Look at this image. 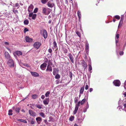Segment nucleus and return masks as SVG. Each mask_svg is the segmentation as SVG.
<instances>
[{
    "instance_id": "f257e3e1",
    "label": "nucleus",
    "mask_w": 126,
    "mask_h": 126,
    "mask_svg": "<svg viewBox=\"0 0 126 126\" xmlns=\"http://www.w3.org/2000/svg\"><path fill=\"white\" fill-rule=\"evenodd\" d=\"M9 60L7 63L8 65L11 67H14V63L13 60L11 59Z\"/></svg>"
},
{
    "instance_id": "f03ea898",
    "label": "nucleus",
    "mask_w": 126,
    "mask_h": 126,
    "mask_svg": "<svg viewBox=\"0 0 126 126\" xmlns=\"http://www.w3.org/2000/svg\"><path fill=\"white\" fill-rule=\"evenodd\" d=\"M88 94H86V95H85L84 98L80 101L81 105H83L86 101H87L88 99Z\"/></svg>"
},
{
    "instance_id": "7ed1b4c3",
    "label": "nucleus",
    "mask_w": 126,
    "mask_h": 126,
    "mask_svg": "<svg viewBox=\"0 0 126 126\" xmlns=\"http://www.w3.org/2000/svg\"><path fill=\"white\" fill-rule=\"evenodd\" d=\"M114 85L117 86H119L121 84V82L119 80H114L113 82Z\"/></svg>"
},
{
    "instance_id": "20e7f679",
    "label": "nucleus",
    "mask_w": 126,
    "mask_h": 126,
    "mask_svg": "<svg viewBox=\"0 0 126 126\" xmlns=\"http://www.w3.org/2000/svg\"><path fill=\"white\" fill-rule=\"evenodd\" d=\"M41 45V43L39 42H37L35 43L33 46L35 48H36L37 49H38Z\"/></svg>"
},
{
    "instance_id": "39448f33",
    "label": "nucleus",
    "mask_w": 126,
    "mask_h": 126,
    "mask_svg": "<svg viewBox=\"0 0 126 126\" xmlns=\"http://www.w3.org/2000/svg\"><path fill=\"white\" fill-rule=\"evenodd\" d=\"M42 13L44 15H47L50 13V12L48 11L47 12V9L44 7H43L42 8Z\"/></svg>"
},
{
    "instance_id": "423d86ee",
    "label": "nucleus",
    "mask_w": 126,
    "mask_h": 126,
    "mask_svg": "<svg viewBox=\"0 0 126 126\" xmlns=\"http://www.w3.org/2000/svg\"><path fill=\"white\" fill-rule=\"evenodd\" d=\"M47 64L46 63H44L40 66L41 69L42 70H44L47 67Z\"/></svg>"
},
{
    "instance_id": "0eeeda50",
    "label": "nucleus",
    "mask_w": 126,
    "mask_h": 126,
    "mask_svg": "<svg viewBox=\"0 0 126 126\" xmlns=\"http://www.w3.org/2000/svg\"><path fill=\"white\" fill-rule=\"evenodd\" d=\"M119 106L118 107L119 110L120 111L121 110H123L122 108V106L123 104L122 103V101L121 100H119L118 102Z\"/></svg>"
},
{
    "instance_id": "6e6552de",
    "label": "nucleus",
    "mask_w": 126,
    "mask_h": 126,
    "mask_svg": "<svg viewBox=\"0 0 126 126\" xmlns=\"http://www.w3.org/2000/svg\"><path fill=\"white\" fill-rule=\"evenodd\" d=\"M29 113L33 117H35L36 116V113L31 110H29Z\"/></svg>"
},
{
    "instance_id": "1a4fd4ad",
    "label": "nucleus",
    "mask_w": 126,
    "mask_h": 126,
    "mask_svg": "<svg viewBox=\"0 0 126 126\" xmlns=\"http://www.w3.org/2000/svg\"><path fill=\"white\" fill-rule=\"evenodd\" d=\"M47 5L48 7L50 8L53 7L54 6V4L50 1L47 2Z\"/></svg>"
},
{
    "instance_id": "9d476101",
    "label": "nucleus",
    "mask_w": 126,
    "mask_h": 126,
    "mask_svg": "<svg viewBox=\"0 0 126 126\" xmlns=\"http://www.w3.org/2000/svg\"><path fill=\"white\" fill-rule=\"evenodd\" d=\"M25 40L26 42L30 43L32 42V39L31 38H30L29 37L26 36L25 38Z\"/></svg>"
},
{
    "instance_id": "9b49d317",
    "label": "nucleus",
    "mask_w": 126,
    "mask_h": 126,
    "mask_svg": "<svg viewBox=\"0 0 126 126\" xmlns=\"http://www.w3.org/2000/svg\"><path fill=\"white\" fill-rule=\"evenodd\" d=\"M33 6L32 4H31L29 7L28 11L29 12H32L33 8Z\"/></svg>"
},
{
    "instance_id": "f8f14e48",
    "label": "nucleus",
    "mask_w": 126,
    "mask_h": 126,
    "mask_svg": "<svg viewBox=\"0 0 126 126\" xmlns=\"http://www.w3.org/2000/svg\"><path fill=\"white\" fill-rule=\"evenodd\" d=\"M4 54L5 57L6 59L8 60L11 59V56L8 52L6 51L5 52Z\"/></svg>"
},
{
    "instance_id": "ddd939ff",
    "label": "nucleus",
    "mask_w": 126,
    "mask_h": 126,
    "mask_svg": "<svg viewBox=\"0 0 126 126\" xmlns=\"http://www.w3.org/2000/svg\"><path fill=\"white\" fill-rule=\"evenodd\" d=\"M43 36L45 39H46L48 36V34L47 31L45 29L43 30Z\"/></svg>"
},
{
    "instance_id": "4468645a",
    "label": "nucleus",
    "mask_w": 126,
    "mask_h": 126,
    "mask_svg": "<svg viewBox=\"0 0 126 126\" xmlns=\"http://www.w3.org/2000/svg\"><path fill=\"white\" fill-rule=\"evenodd\" d=\"M89 44L88 42H87L86 43L85 45V50L86 51L87 54H88L89 51Z\"/></svg>"
},
{
    "instance_id": "2eb2a0df",
    "label": "nucleus",
    "mask_w": 126,
    "mask_h": 126,
    "mask_svg": "<svg viewBox=\"0 0 126 126\" xmlns=\"http://www.w3.org/2000/svg\"><path fill=\"white\" fill-rule=\"evenodd\" d=\"M59 70L58 68H54L53 69V74L54 75H55L56 74L58 73Z\"/></svg>"
},
{
    "instance_id": "dca6fc26",
    "label": "nucleus",
    "mask_w": 126,
    "mask_h": 126,
    "mask_svg": "<svg viewBox=\"0 0 126 126\" xmlns=\"http://www.w3.org/2000/svg\"><path fill=\"white\" fill-rule=\"evenodd\" d=\"M52 68L50 66H49L47 65V69L46 70V71L47 72H52Z\"/></svg>"
},
{
    "instance_id": "f3484780",
    "label": "nucleus",
    "mask_w": 126,
    "mask_h": 126,
    "mask_svg": "<svg viewBox=\"0 0 126 126\" xmlns=\"http://www.w3.org/2000/svg\"><path fill=\"white\" fill-rule=\"evenodd\" d=\"M31 73L32 76L35 77H38L39 76V74L36 72H31Z\"/></svg>"
},
{
    "instance_id": "a211bd4d",
    "label": "nucleus",
    "mask_w": 126,
    "mask_h": 126,
    "mask_svg": "<svg viewBox=\"0 0 126 126\" xmlns=\"http://www.w3.org/2000/svg\"><path fill=\"white\" fill-rule=\"evenodd\" d=\"M36 120L38 124H40L42 121V119L40 117H39L36 118Z\"/></svg>"
},
{
    "instance_id": "6ab92c4d",
    "label": "nucleus",
    "mask_w": 126,
    "mask_h": 126,
    "mask_svg": "<svg viewBox=\"0 0 126 126\" xmlns=\"http://www.w3.org/2000/svg\"><path fill=\"white\" fill-rule=\"evenodd\" d=\"M69 58L72 63H74V58L72 54L70 53H69L68 55Z\"/></svg>"
},
{
    "instance_id": "aec40b11",
    "label": "nucleus",
    "mask_w": 126,
    "mask_h": 126,
    "mask_svg": "<svg viewBox=\"0 0 126 126\" xmlns=\"http://www.w3.org/2000/svg\"><path fill=\"white\" fill-rule=\"evenodd\" d=\"M49 101V98H46L43 101L44 104L45 105H48Z\"/></svg>"
},
{
    "instance_id": "412c9836",
    "label": "nucleus",
    "mask_w": 126,
    "mask_h": 126,
    "mask_svg": "<svg viewBox=\"0 0 126 126\" xmlns=\"http://www.w3.org/2000/svg\"><path fill=\"white\" fill-rule=\"evenodd\" d=\"M124 16H122L121 17V19L119 23L118 27H119L120 26H121L122 24L123 23V21L124 19Z\"/></svg>"
},
{
    "instance_id": "4be33fe9",
    "label": "nucleus",
    "mask_w": 126,
    "mask_h": 126,
    "mask_svg": "<svg viewBox=\"0 0 126 126\" xmlns=\"http://www.w3.org/2000/svg\"><path fill=\"white\" fill-rule=\"evenodd\" d=\"M82 63L84 69H86L87 67V65L84 60L82 61Z\"/></svg>"
},
{
    "instance_id": "5701e85b",
    "label": "nucleus",
    "mask_w": 126,
    "mask_h": 126,
    "mask_svg": "<svg viewBox=\"0 0 126 126\" xmlns=\"http://www.w3.org/2000/svg\"><path fill=\"white\" fill-rule=\"evenodd\" d=\"M79 109V107L75 105V108L73 112V114H75L77 113L78 109Z\"/></svg>"
},
{
    "instance_id": "b1692460",
    "label": "nucleus",
    "mask_w": 126,
    "mask_h": 126,
    "mask_svg": "<svg viewBox=\"0 0 126 126\" xmlns=\"http://www.w3.org/2000/svg\"><path fill=\"white\" fill-rule=\"evenodd\" d=\"M79 109V107L75 105V108L73 112V114H75L77 113L78 109Z\"/></svg>"
},
{
    "instance_id": "393cba45",
    "label": "nucleus",
    "mask_w": 126,
    "mask_h": 126,
    "mask_svg": "<svg viewBox=\"0 0 126 126\" xmlns=\"http://www.w3.org/2000/svg\"><path fill=\"white\" fill-rule=\"evenodd\" d=\"M79 109V107L75 105V108L73 112V114H75L77 113L78 109Z\"/></svg>"
},
{
    "instance_id": "a878e982",
    "label": "nucleus",
    "mask_w": 126,
    "mask_h": 126,
    "mask_svg": "<svg viewBox=\"0 0 126 126\" xmlns=\"http://www.w3.org/2000/svg\"><path fill=\"white\" fill-rule=\"evenodd\" d=\"M16 54L18 56H20L22 54V53L20 51H18L15 52Z\"/></svg>"
},
{
    "instance_id": "bb28decb",
    "label": "nucleus",
    "mask_w": 126,
    "mask_h": 126,
    "mask_svg": "<svg viewBox=\"0 0 126 126\" xmlns=\"http://www.w3.org/2000/svg\"><path fill=\"white\" fill-rule=\"evenodd\" d=\"M84 86H83L81 88L79 91L80 94H82L83 93L84 91Z\"/></svg>"
},
{
    "instance_id": "cd10ccee",
    "label": "nucleus",
    "mask_w": 126,
    "mask_h": 126,
    "mask_svg": "<svg viewBox=\"0 0 126 126\" xmlns=\"http://www.w3.org/2000/svg\"><path fill=\"white\" fill-rule=\"evenodd\" d=\"M88 70L90 73L92 72V67L91 64H89Z\"/></svg>"
},
{
    "instance_id": "c85d7f7f",
    "label": "nucleus",
    "mask_w": 126,
    "mask_h": 126,
    "mask_svg": "<svg viewBox=\"0 0 126 126\" xmlns=\"http://www.w3.org/2000/svg\"><path fill=\"white\" fill-rule=\"evenodd\" d=\"M40 116L42 117L43 118H44L46 117V115L43 112H41L39 113Z\"/></svg>"
},
{
    "instance_id": "c756f323",
    "label": "nucleus",
    "mask_w": 126,
    "mask_h": 126,
    "mask_svg": "<svg viewBox=\"0 0 126 126\" xmlns=\"http://www.w3.org/2000/svg\"><path fill=\"white\" fill-rule=\"evenodd\" d=\"M17 120L19 121L23 122L24 123H27V121L25 120H24L21 119H17Z\"/></svg>"
},
{
    "instance_id": "7c9ffc66",
    "label": "nucleus",
    "mask_w": 126,
    "mask_h": 126,
    "mask_svg": "<svg viewBox=\"0 0 126 126\" xmlns=\"http://www.w3.org/2000/svg\"><path fill=\"white\" fill-rule=\"evenodd\" d=\"M78 16L79 19H80L81 18V15L80 12V11H78Z\"/></svg>"
},
{
    "instance_id": "2f4dec72",
    "label": "nucleus",
    "mask_w": 126,
    "mask_h": 126,
    "mask_svg": "<svg viewBox=\"0 0 126 126\" xmlns=\"http://www.w3.org/2000/svg\"><path fill=\"white\" fill-rule=\"evenodd\" d=\"M36 107L39 109H41L42 108L43 105H40L39 104H37L36 106Z\"/></svg>"
},
{
    "instance_id": "473e14b6",
    "label": "nucleus",
    "mask_w": 126,
    "mask_h": 126,
    "mask_svg": "<svg viewBox=\"0 0 126 126\" xmlns=\"http://www.w3.org/2000/svg\"><path fill=\"white\" fill-rule=\"evenodd\" d=\"M29 23V21L27 19L25 20L24 21V23L25 25H28Z\"/></svg>"
},
{
    "instance_id": "72a5a7b5",
    "label": "nucleus",
    "mask_w": 126,
    "mask_h": 126,
    "mask_svg": "<svg viewBox=\"0 0 126 126\" xmlns=\"http://www.w3.org/2000/svg\"><path fill=\"white\" fill-rule=\"evenodd\" d=\"M53 46L54 48H56L57 47V43L55 41L53 42Z\"/></svg>"
},
{
    "instance_id": "f704fd0d",
    "label": "nucleus",
    "mask_w": 126,
    "mask_h": 126,
    "mask_svg": "<svg viewBox=\"0 0 126 126\" xmlns=\"http://www.w3.org/2000/svg\"><path fill=\"white\" fill-rule=\"evenodd\" d=\"M74 116H70L69 118V120L70 121H72L74 119Z\"/></svg>"
},
{
    "instance_id": "c9c22d12",
    "label": "nucleus",
    "mask_w": 126,
    "mask_h": 126,
    "mask_svg": "<svg viewBox=\"0 0 126 126\" xmlns=\"http://www.w3.org/2000/svg\"><path fill=\"white\" fill-rule=\"evenodd\" d=\"M78 97H76L74 98V102L76 104H77L78 100Z\"/></svg>"
},
{
    "instance_id": "e433bc0d",
    "label": "nucleus",
    "mask_w": 126,
    "mask_h": 126,
    "mask_svg": "<svg viewBox=\"0 0 126 126\" xmlns=\"http://www.w3.org/2000/svg\"><path fill=\"white\" fill-rule=\"evenodd\" d=\"M50 92L49 91H47L45 94V95L46 97H47L49 96Z\"/></svg>"
},
{
    "instance_id": "4c0bfd02",
    "label": "nucleus",
    "mask_w": 126,
    "mask_h": 126,
    "mask_svg": "<svg viewBox=\"0 0 126 126\" xmlns=\"http://www.w3.org/2000/svg\"><path fill=\"white\" fill-rule=\"evenodd\" d=\"M76 34L78 35L79 37H81V33L80 32H79L78 31H76Z\"/></svg>"
},
{
    "instance_id": "58836bf2",
    "label": "nucleus",
    "mask_w": 126,
    "mask_h": 126,
    "mask_svg": "<svg viewBox=\"0 0 126 126\" xmlns=\"http://www.w3.org/2000/svg\"><path fill=\"white\" fill-rule=\"evenodd\" d=\"M55 77V78L56 79H59L60 78V75L58 74H56Z\"/></svg>"
},
{
    "instance_id": "ea45409f",
    "label": "nucleus",
    "mask_w": 126,
    "mask_h": 126,
    "mask_svg": "<svg viewBox=\"0 0 126 126\" xmlns=\"http://www.w3.org/2000/svg\"><path fill=\"white\" fill-rule=\"evenodd\" d=\"M48 0H41V2L43 4H45Z\"/></svg>"
},
{
    "instance_id": "a19ab883",
    "label": "nucleus",
    "mask_w": 126,
    "mask_h": 126,
    "mask_svg": "<svg viewBox=\"0 0 126 126\" xmlns=\"http://www.w3.org/2000/svg\"><path fill=\"white\" fill-rule=\"evenodd\" d=\"M48 63V64L47 65H49V66H51L52 64V63L51 62V61L50 60H49V61Z\"/></svg>"
},
{
    "instance_id": "79ce46f5",
    "label": "nucleus",
    "mask_w": 126,
    "mask_h": 126,
    "mask_svg": "<svg viewBox=\"0 0 126 126\" xmlns=\"http://www.w3.org/2000/svg\"><path fill=\"white\" fill-rule=\"evenodd\" d=\"M12 110H10L9 111L8 115H12L13 114L12 113Z\"/></svg>"
},
{
    "instance_id": "37998d69",
    "label": "nucleus",
    "mask_w": 126,
    "mask_h": 126,
    "mask_svg": "<svg viewBox=\"0 0 126 126\" xmlns=\"http://www.w3.org/2000/svg\"><path fill=\"white\" fill-rule=\"evenodd\" d=\"M37 15L36 14H33L32 16V19L33 20H34L36 17Z\"/></svg>"
},
{
    "instance_id": "c03bdc74",
    "label": "nucleus",
    "mask_w": 126,
    "mask_h": 126,
    "mask_svg": "<svg viewBox=\"0 0 126 126\" xmlns=\"http://www.w3.org/2000/svg\"><path fill=\"white\" fill-rule=\"evenodd\" d=\"M37 97V94H35L32 95V98L33 99H35Z\"/></svg>"
},
{
    "instance_id": "a18cd8bd",
    "label": "nucleus",
    "mask_w": 126,
    "mask_h": 126,
    "mask_svg": "<svg viewBox=\"0 0 126 126\" xmlns=\"http://www.w3.org/2000/svg\"><path fill=\"white\" fill-rule=\"evenodd\" d=\"M83 120L81 118H79L78 119V122L80 123L82 122Z\"/></svg>"
},
{
    "instance_id": "49530a36",
    "label": "nucleus",
    "mask_w": 126,
    "mask_h": 126,
    "mask_svg": "<svg viewBox=\"0 0 126 126\" xmlns=\"http://www.w3.org/2000/svg\"><path fill=\"white\" fill-rule=\"evenodd\" d=\"M114 17L116 19L119 20L120 18V17L118 15H116Z\"/></svg>"
},
{
    "instance_id": "de8ad7c7",
    "label": "nucleus",
    "mask_w": 126,
    "mask_h": 126,
    "mask_svg": "<svg viewBox=\"0 0 126 126\" xmlns=\"http://www.w3.org/2000/svg\"><path fill=\"white\" fill-rule=\"evenodd\" d=\"M35 122L33 121V119H32V120L31 121V123L32 125H33L35 124Z\"/></svg>"
},
{
    "instance_id": "09e8293b",
    "label": "nucleus",
    "mask_w": 126,
    "mask_h": 126,
    "mask_svg": "<svg viewBox=\"0 0 126 126\" xmlns=\"http://www.w3.org/2000/svg\"><path fill=\"white\" fill-rule=\"evenodd\" d=\"M80 104H81V102L80 101L78 102L77 104H76L75 105L79 107Z\"/></svg>"
},
{
    "instance_id": "8fccbe9b",
    "label": "nucleus",
    "mask_w": 126,
    "mask_h": 126,
    "mask_svg": "<svg viewBox=\"0 0 126 126\" xmlns=\"http://www.w3.org/2000/svg\"><path fill=\"white\" fill-rule=\"evenodd\" d=\"M38 8H35L34 10L33 13H36L38 11Z\"/></svg>"
},
{
    "instance_id": "3c124183",
    "label": "nucleus",
    "mask_w": 126,
    "mask_h": 126,
    "mask_svg": "<svg viewBox=\"0 0 126 126\" xmlns=\"http://www.w3.org/2000/svg\"><path fill=\"white\" fill-rule=\"evenodd\" d=\"M15 6L17 7V8H18L19 7V3H16L15 4Z\"/></svg>"
},
{
    "instance_id": "603ef678",
    "label": "nucleus",
    "mask_w": 126,
    "mask_h": 126,
    "mask_svg": "<svg viewBox=\"0 0 126 126\" xmlns=\"http://www.w3.org/2000/svg\"><path fill=\"white\" fill-rule=\"evenodd\" d=\"M20 109L19 108H16L15 109V111L17 112H19Z\"/></svg>"
},
{
    "instance_id": "864d4df0",
    "label": "nucleus",
    "mask_w": 126,
    "mask_h": 126,
    "mask_svg": "<svg viewBox=\"0 0 126 126\" xmlns=\"http://www.w3.org/2000/svg\"><path fill=\"white\" fill-rule=\"evenodd\" d=\"M13 12L14 13H18V12L17 10H15V9H13Z\"/></svg>"
},
{
    "instance_id": "5fc2aeb1",
    "label": "nucleus",
    "mask_w": 126,
    "mask_h": 126,
    "mask_svg": "<svg viewBox=\"0 0 126 126\" xmlns=\"http://www.w3.org/2000/svg\"><path fill=\"white\" fill-rule=\"evenodd\" d=\"M124 110L126 112V103H125L124 104Z\"/></svg>"
},
{
    "instance_id": "6e6d98bb",
    "label": "nucleus",
    "mask_w": 126,
    "mask_h": 126,
    "mask_svg": "<svg viewBox=\"0 0 126 126\" xmlns=\"http://www.w3.org/2000/svg\"><path fill=\"white\" fill-rule=\"evenodd\" d=\"M119 34H117L116 35V36L115 37V39H118L119 37Z\"/></svg>"
},
{
    "instance_id": "4d7b16f0",
    "label": "nucleus",
    "mask_w": 126,
    "mask_h": 126,
    "mask_svg": "<svg viewBox=\"0 0 126 126\" xmlns=\"http://www.w3.org/2000/svg\"><path fill=\"white\" fill-rule=\"evenodd\" d=\"M33 14L32 13H30L29 14V16L30 17H31L32 16Z\"/></svg>"
},
{
    "instance_id": "13d9d810",
    "label": "nucleus",
    "mask_w": 126,
    "mask_h": 126,
    "mask_svg": "<svg viewBox=\"0 0 126 126\" xmlns=\"http://www.w3.org/2000/svg\"><path fill=\"white\" fill-rule=\"evenodd\" d=\"M28 31L29 30L27 28H25L24 30V32L25 33L26 32Z\"/></svg>"
},
{
    "instance_id": "bf43d9fd",
    "label": "nucleus",
    "mask_w": 126,
    "mask_h": 126,
    "mask_svg": "<svg viewBox=\"0 0 126 126\" xmlns=\"http://www.w3.org/2000/svg\"><path fill=\"white\" fill-rule=\"evenodd\" d=\"M49 60L47 58H46L45 59V63H48V62Z\"/></svg>"
},
{
    "instance_id": "052dcab7",
    "label": "nucleus",
    "mask_w": 126,
    "mask_h": 126,
    "mask_svg": "<svg viewBox=\"0 0 126 126\" xmlns=\"http://www.w3.org/2000/svg\"><path fill=\"white\" fill-rule=\"evenodd\" d=\"M124 88L126 90V80L124 82Z\"/></svg>"
},
{
    "instance_id": "680f3d73",
    "label": "nucleus",
    "mask_w": 126,
    "mask_h": 126,
    "mask_svg": "<svg viewBox=\"0 0 126 126\" xmlns=\"http://www.w3.org/2000/svg\"><path fill=\"white\" fill-rule=\"evenodd\" d=\"M124 53L123 51H121L120 52L119 54L120 55H123Z\"/></svg>"
},
{
    "instance_id": "e2e57ef3",
    "label": "nucleus",
    "mask_w": 126,
    "mask_h": 126,
    "mask_svg": "<svg viewBox=\"0 0 126 126\" xmlns=\"http://www.w3.org/2000/svg\"><path fill=\"white\" fill-rule=\"evenodd\" d=\"M88 87H89V86H88V85L87 84L85 86V90H87L88 89Z\"/></svg>"
},
{
    "instance_id": "0e129e2a",
    "label": "nucleus",
    "mask_w": 126,
    "mask_h": 126,
    "mask_svg": "<svg viewBox=\"0 0 126 126\" xmlns=\"http://www.w3.org/2000/svg\"><path fill=\"white\" fill-rule=\"evenodd\" d=\"M89 107V104H88V102H87V105L86 107L85 108H86V109H88V108Z\"/></svg>"
},
{
    "instance_id": "69168bd1",
    "label": "nucleus",
    "mask_w": 126,
    "mask_h": 126,
    "mask_svg": "<svg viewBox=\"0 0 126 126\" xmlns=\"http://www.w3.org/2000/svg\"><path fill=\"white\" fill-rule=\"evenodd\" d=\"M123 103H122L123 104H125V103H126V99H124L123 100Z\"/></svg>"
},
{
    "instance_id": "338daca9",
    "label": "nucleus",
    "mask_w": 126,
    "mask_h": 126,
    "mask_svg": "<svg viewBox=\"0 0 126 126\" xmlns=\"http://www.w3.org/2000/svg\"><path fill=\"white\" fill-rule=\"evenodd\" d=\"M48 52L51 53L52 51V50L51 48H49L48 50Z\"/></svg>"
},
{
    "instance_id": "774afa93",
    "label": "nucleus",
    "mask_w": 126,
    "mask_h": 126,
    "mask_svg": "<svg viewBox=\"0 0 126 126\" xmlns=\"http://www.w3.org/2000/svg\"><path fill=\"white\" fill-rule=\"evenodd\" d=\"M45 98V96L44 95H42L41 96V98L42 99H44Z\"/></svg>"
}]
</instances>
